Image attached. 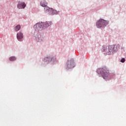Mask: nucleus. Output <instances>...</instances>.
<instances>
[{"label": "nucleus", "instance_id": "obj_1", "mask_svg": "<svg viewBox=\"0 0 126 126\" xmlns=\"http://www.w3.org/2000/svg\"><path fill=\"white\" fill-rule=\"evenodd\" d=\"M97 72L98 74H101L104 79H107L109 77V70L105 67L98 68L97 70Z\"/></svg>", "mask_w": 126, "mask_h": 126}, {"label": "nucleus", "instance_id": "obj_2", "mask_svg": "<svg viewBox=\"0 0 126 126\" xmlns=\"http://www.w3.org/2000/svg\"><path fill=\"white\" fill-rule=\"evenodd\" d=\"M103 51L108 55H112L113 53L117 51V48L115 45H110L108 47H103Z\"/></svg>", "mask_w": 126, "mask_h": 126}, {"label": "nucleus", "instance_id": "obj_3", "mask_svg": "<svg viewBox=\"0 0 126 126\" xmlns=\"http://www.w3.org/2000/svg\"><path fill=\"white\" fill-rule=\"evenodd\" d=\"M50 25H52V23L51 22H46L45 23L40 22L37 23L34 26V28H46L49 27Z\"/></svg>", "mask_w": 126, "mask_h": 126}, {"label": "nucleus", "instance_id": "obj_4", "mask_svg": "<svg viewBox=\"0 0 126 126\" xmlns=\"http://www.w3.org/2000/svg\"><path fill=\"white\" fill-rule=\"evenodd\" d=\"M109 22L107 21H105L103 19H100L97 23H96V26L97 28H101V27H104L106 26L107 24H108Z\"/></svg>", "mask_w": 126, "mask_h": 126}, {"label": "nucleus", "instance_id": "obj_5", "mask_svg": "<svg viewBox=\"0 0 126 126\" xmlns=\"http://www.w3.org/2000/svg\"><path fill=\"white\" fill-rule=\"evenodd\" d=\"M46 10L47 11H50V14H59V12L52 8L46 7Z\"/></svg>", "mask_w": 126, "mask_h": 126}, {"label": "nucleus", "instance_id": "obj_6", "mask_svg": "<svg viewBox=\"0 0 126 126\" xmlns=\"http://www.w3.org/2000/svg\"><path fill=\"white\" fill-rule=\"evenodd\" d=\"M26 7V4L23 2H19L18 4L17 7L19 9H22V8H25Z\"/></svg>", "mask_w": 126, "mask_h": 126}, {"label": "nucleus", "instance_id": "obj_7", "mask_svg": "<svg viewBox=\"0 0 126 126\" xmlns=\"http://www.w3.org/2000/svg\"><path fill=\"white\" fill-rule=\"evenodd\" d=\"M17 38L18 41H21L22 39H23V33L22 32H19L17 34Z\"/></svg>", "mask_w": 126, "mask_h": 126}, {"label": "nucleus", "instance_id": "obj_8", "mask_svg": "<svg viewBox=\"0 0 126 126\" xmlns=\"http://www.w3.org/2000/svg\"><path fill=\"white\" fill-rule=\"evenodd\" d=\"M48 4V3H47V2H46V1H41L40 2V5L41 6H43V7H45L44 8V9H45V10H47L46 9H47V5Z\"/></svg>", "mask_w": 126, "mask_h": 126}, {"label": "nucleus", "instance_id": "obj_9", "mask_svg": "<svg viewBox=\"0 0 126 126\" xmlns=\"http://www.w3.org/2000/svg\"><path fill=\"white\" fill-rule=\"evenodd\" d=\"M20 28H21L20 25H18L15 27V31H19V30H20Z\"/></svg>", "mask_w": 126, "mask_h": 126}, {"label": "nucleus", "instance_id": "obj_10", "mask_svg": "<svg viewBox=\"0 0 126 126\" xmlns=\"http://www.w3.org/2000/svg\"><path fill=\"white\" fill-rule=\"evenodd\" d=\"M16 58L15 57H11L9 58V61L10 62H14V61H16Z\"/></svg>", "mask_w": 126, "mask_h": 126}, {"label": "nucleus", "instance_id": "obj_11", "mask_svg": "<svg viewBox=\"0 0 126 126\" xmlns=\"http://www.w3.org/2000/svg\"><path fill=\"white\" fill-rule=\"evenodd\" d=\"M121 63H125V62H126V59H125V58H123L121 60Z\"/></svg>", "mask_w": 126, "mask_h": 126}, {"label": "nucleus", "instance_id": "obj_12", "mask_svg": "<svg viewBox=\"0 0 126 126\" xmlns=\"http://www.w3.org/2000/svg\"><path fill=\"white\" fill-rule=\"evenodd\" d=\"M47 61H49V59L48 58H46L44 59V62H47Z\"/></svg>", "mask_w": 126, "mask_h": 126}, {"label": "nucleus", "instance_id": "obj_13", "mask_svg": "<svg viewBox=\"0 0 126 126\" xmlns=\"http://www.w3.org/2000/svg\"><path fill=\"white\" fill-rule=\"evenodd\" d=\"M41 41H42V40H41V39H38V40H37V42H41Z\"/></svg>", "mask_w": 126, "mask_h": 126}, {"label": "nucleus", "instance_id": "obj_14", "mask_svg": "<svg viewBox=\"0 0 126 126\" xmlns=\"http://www.w3.org/2000/svg\"><path fill=\"white\" fill-rule=\"evenodd\" d=\"M71 62H72V63H73V60H71Z\"/></svg>", "mask_w": 126, "mask_h": 126}, {"label": "nucleus", "instance_id": "obj_15", "mask_svg": "<svg viewBox=\"0 0 126 126\" xmlns=\"http://www.w3.org/2000/svg\"><path fill=\"white\" fill-rule=\"evenodd\" d=\"M68 63H69V61H68Z\"/></svg>", "mask_w": 126, "mask_h": 126}]
</instances>
